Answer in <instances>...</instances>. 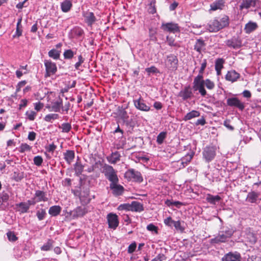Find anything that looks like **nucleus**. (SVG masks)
Here are the masks:
<instances>
[{"instance_id": "1", "label": "nucleus", "mask_w": 261, "mask_h": 261, "mask_svg": "<svg viewBox=\"0 0 261 261\" xmlns=\"http://www.w3.org/2000/svg\"><path fill=\"white\" fill-rule=\"evenodd\" d=\"M234 230L232 228H226L225 230L220 231L218 235L211 239V242L213 244L225 242L233 234Z\"/></svg>"}, {"instance_id": "2", "label": "nucleus", "mask_w": 261, "mask_h": 261, "mask_svg": "<svg viewBox=\"0 0 261 261\" xmlns=\"http://www.w3.org/2000/svg\"><path fill=\"white\" fill-rule=\"evenodd\" d=\"M101 172L111 183L118 182L119 179L117 175V171L112 166L108 164H105L102 167Z\"/></svg>"}, {"instance_id": "3", "label": "nucleus", "mask_w": 261, "mask_h": 261, "mask_svg": "<svg viewBox=\"0 0 261 261\" xmlns=\"http://www.w3.org/2000/svg\"><path fill=\"white\" fill-rule=\"evenodd\" d=\"M124 177L129 181L141 182L143 181V177L140 172L134 169H129L124 174Z\"/></svg>"}, {"instance_id": "4", "label": "nucleus", "mask_w": 261, "mask_h": 261, "mask_svg": "<svg viewBox=\"0 0 261 261\" xmlns=\"http://www.w3.org/2000/svg\"><path fill=\"white\" fill-rule=\"evenodd\" d=\"M202 154L206 162H211L216 156V147L213 146H206L203 149Z\"/></svg>"}, {"instance_id": "5", "label": "nucleus", "mask_w": 261, "mask_h": 261, "mask_svg": "<svg viewBox=\"0 0 261 261\" xmlns=\"http://www.w3.org/2000/svg\"><path fill=\"white\" fill-rule=\"evenodd\" d=\"M165 66L169 70L171 71H175L178 67V59L177 57L173 55L168 56L165 60Z\"/></svg>"}, {"instance_id": "6", "label": "nucleus", "mask_w": 261, "mask_h": 261, "mask_svg": "<svg viewBox=\"0 0 261 261\" xmlns=\"http://www.w3.org/2000/svg\"><path fill=\"white\" fill-rule=\"evenodd\" d=\"M44 66L45 67L46 73L45 76L49 77L56 73L57 71V67L56 63L51 62L50 60H45Z\"/></svg>"}, {"instance_id": "7", "label": "nucleus", "mask_w": 261, "mask_h": 261, "mask_svg": "<svg viewBox=\"0 0 261 261\" xmlns=\"http://www.w3.org/2000/svg\"><path fill=\"white\" fill-rule=\"evenodd\" d=\"M107 220L109 227L110 228L115 229L119 225V220L118 216L114 213H109L107 215Z\"/></svg>"}, {"instance_id": "8", "label": "nucleus", "mask_w": 261, "mask_h": 261, "mask_svg": "<svg viewBox=\"0 0 261 261\" xmlns=\"http://www.w3.org/2000/svg\"><path fill=\"white\" fill-rule=\"evenodd\" d=\"M227 105L230 107H234L242 111L245 108L244 104L237 97L228 98L227 99Z\"/></svg>"}, {"instance_id": "9", "label": "nucleus", "mask_w": 261, "mask_h": 261, "mask_svg": "<svg viewBox=\"0 0 261 261\" xmlns=\"http://www.w3.org/2000/svg\"><path fill=\"white\" fill-rule=\"evenodd\" d=\"M83 16L84 18L85 22L89 27H92L96 21V18L92 12L84 11L83 12Z\"/></svg>"}, {"instance_id": "10", "label": "nucleus", "mask_w": 261, "mask_h": 261, "mask_svg": "<svg viewBox=\"0 0 261 261\" xmlns=\"http://www.w3.org/2000/svg\"><path fill=\"white\" fill-rule=\"evenodd\" d=\"M110 188L112 190V193L115 196H119L122 194L124 188L118 182H112L110 184Z\"/></svg>"}, {"instance_id": "11", "label": "nucleus", "mask_w": 261, "mask_h": 261, "mask_svg": "<svg viewBox=\"0 0 261 261\" xmlns=\"http://www.w3.org/2000/svg\"><path fill=\"white\" fill-rule=\"evenodd\" d=\"M162 28L165 31L173 33L180 31L179 27H178V24L173 22L163 24Z\"/></svg>"}, {"instance_id": "12", "label": "nucleus", "mask_w": 261, "mask_h": 261, "mask_svg": "<svg viewBox=\"0 0 261 261\" xmlns=\"http://www.w3.org/2000/svg\"><path fill=\"white\" fill-rule=\"evenodd\" d=\"M206 29L210 32H217L221 30L219 25V21L217 19L211 20L207 25Z\"/></svg>"}, {"instance_id": "13", "label": "nucleus", "mask_w": 261, "mask_h": 261, "mask_svg": "<svg viewBox=\"0 0 261 261\" xmlns=\"http://www.w3.org/2000/svg\"><path fill=\"white\" fill-rule=\"evenodd\" d=\"M88 210L85 206H78L71 212V215L73 218L81 217L87 213Z\"/></svg>"}, {"instance_id": "14", "label": "nucleus", "mask_w": 261, "mask_h": 261, "mask_svg": "<svg viewBox=\"0 0 261 261\" xmlns=\"http://www.w3.org/2000/svg\"><path fill=\"white\" fill-rule=\"evenodd\" d=\"M34 197L37 202L41 201L46 202L48 200V198L46 197V193L40 190L36 191Z\"/></svg>"}, {"instance_id": "15", "label": "nucleus", "mask_w": 261, "mask_h": 261, "mask_svg": "<svg viewBox=\"0 0 261 261\" xmlns=\"http://www.w3.org/2000/svg\"><path fill=\"white\" fill-rule=\"evenodd\" d=\"M193 88L194 91H198L202 96L206 95V91L204 88V82L193 83Z\"/></svg>"}, {"instance_id": "16", "label": "nucleus", "mask_w": 261, "mask_h": 261, "mask_svg": "<svg viewBox=\"0 0 261 261\" xmlns=\"http://www.w3.org/2000/svg\"><path fill=\"white\" fill-rule=\"evenodd\" d=\"M240 75L239 73L237 72L235 70H231L228 71L226 76L225 79L227 81H230L233 83L237 81L240 78Z\"/></svg>"}, {"instance_id": "17", "label": "nucleus", "mask_w": 261, "mask_h": 261, "mask_svg": "<svg viewBox=\"0 0 261 261\" xmlns=\"http://www.w3.org/2000/svg\"><path fill=\"white\" fill-rule=\"evenodd\" d=\"M259 196V193H257L255 191H251L248 193L246 200L250 203H256L258 200H260Z\"/></svg>"}, {"instance_id": "18", "label": "nucleus", "mask_w": 261, "mask_h": 261, "mask_svg": "<svg viewBox=\"0 0 261 261\" xmlns=\"http://www.w3.org/2000/svg\"><path fill=\"white\" fill-rule=\"evenodd\" d=\"M241 256L239 253L229 252L222 258L223 261H240Z\"/></svg>"}, {"instance_id": "19", "label": "nucleus", "mask_w": 261, "mask_h": 261, "mask_svg": "<svg viewBox=\"0 0 261 261\" xmlns=\"http://www.w3.org/2000/svg\"><path fill=\"white\" fill-rule=\"evenodd\" d=\"M257 1V0H242V3L240 6V9H247L250 8L251 7H255Z\"/></svg>"}, {"instance_id": "20", "label": "nucleus", "mask_w": 261, "mask_h": 261, "mask_svg": "<svg viewBox=\"0 0 261 261\" xmlns=\"http://www.w3.org/2000/svg\"><path fill=\"white\" fill-rule=\"evenodd\" d=\"M258 28V25L256 22L249 21L246 24L244 28V31L246 34H250L252 32L256 30Z\"/></svg>"}, {"instance_id": "21", "label": "nucleus", "mask_w": 261, "mask_h": 261, "mask_svg": "<svg viewBox=\"0 0 261 261\" xmlns=\"http://www.w3.org/2000/svg\"><path fill=\"white\" fill-rule=\"evenodd\" d=\"M121 155L118 151L112 152L110 156H107L108 161L111 164H116L120 161Z\"/></svg>"}, {"instance_id": "22", "label": "nucleus", "mask_w": 261, "mask_h": 261, "mask_svg": "<svg viewBox=\"0 0 261 261\" xmlns=\"http://www.w3.org/2000/svg\"><path fill=\"white\" fill-rule=\"evenodd\" d=\"M64 159L66 162L70 164L75 157V153L73 150H67L63 153Z\"/></svg>"}, {"instance_id": "23", "label": "nucleus", "mask_w": 261, "mask_h": 261, "mask_svg": "<svg viewBox=\"0 0 261 261\" xmlns=\"http://www.w3.org/2000/svg\"><path fill=\"white\" fill-rule=\"evenodd\" d=\"M245 238L247 241L251 245L254 244L257 241L256 237L253 232L251 231L250 228L247 230Z\"/></svg>"}, {"instance_id": "24", "label": "nucleus", "mask_w": 261, "mask_h": 261, "mask_svg": "<svg viewBox=\"0 0 261 261\" xmlns=\"http://www.w3.org/2000/svg\"><path fill=\"white\" fill-rule=\"evenodd\" d=\"M205 43L204 41L202 39H198L196 40V43L194 46V49L199 54L201 53V51L205 46Z\"/></svg>"}, {"instance_id": "25", "label": "nucleus", "mask_w": 261, "mask_h": 261, "mask_svg": "<svg viewBox=\"0 0 261 261\" xmlns=\"http://www.w3.org/2000/svg\"><path fill=\"white\" fill-rule=\"evenodd\" d=\"M192 95V92L190 89V87H186L184 89L181 91L179 93V96L184 100H186L191 98Z\"/></svg>"}, {"instance_id": "26", "label": "nucleus", "mask_w": 261, "mask_h": 261, "mask_svg": "<svg viewBox=\"0 0 261 261\" xmlns=\"http://www.w3.org/2000/svg\"><path fill=\"white\" fill-rule=\"evenodd\" d=\"M225 2L224 0H218L213 3L210 7L211 10L216 11L218 9L222 10L224 6Z\"/></svg>"}, {"instance_id": "27", "label": "nucleus", "mask_w": 261, "mask_h": 261, "mask_svg": "<svg viewBox=\"0 0 261 261\" xmlns=\"http://www.w3.org/2000/svg\"><path fill=\"white\" fill-rule=\"evenodd\" d=\"M134 104L137 109L143 111H147V106L143 99L139 98L137 100H134Z\"/></svg>"}, {"instance_id": "28", "label": "nucleus", "mask_w": 261, "mask_h": 261, "mask_svg": "<svg viewBox=\"0 0 261 261\" xmlns=\"http://www.w3.org/2000/svg\"><path fill=\"white\" fill-rule=\"evenodd\" d=\"M72 6V3L69 0H65L61 4V8L63 12H68Z\"/></svg>"}, {"instance_id": "29", "label": "nucleus", "mask_w": 261, "mask_h": 261, "mask_svg": "<svg viewBox=\"0 0 261 261\" xmlns=\"http://www.w3.org/2000/svg\"><path fill=\"white\" fill-rule=\"evenodd\" d=\"M62 208L59 205H54L51 206L48 210V213L51 216H57L60 214L61 212Z\"/></svg>"}, {"instance_id": "30", "label": "nucleus", "mask_w": 261, "mask_h": 261, "mask_svg": "<svg viewBox=\"0 0 261 261\" xmlns=\"http://www.w3.org/2000/svg\"><path fill=\"white\" fill-rule=\"evenodd\" d=\"M63 106L62 101L59 100L55 102H52L51 106L50 107L51 110L50 111H53L55 112H59L60 111L61 108Z\"/></svg>"}, {"instance_id": "31", "label": "nucleus", "mask_w": 261, "mask_h": 261, "mask_svg": "<svg viewBox=\"0 0 261 261\" xmlns=\"http://www.w3.org/2000/svg\"><path fill=\"white\" fill-rule=\"evenodd\" d=\"M200 116V112L196 110H192L189 113H187L183 118L185 121L191 120L194 118L199 117Z\"/></svg>"}, {"instance_id": "32", "label": "nucleus", "mask_w": 261, "mask_h": 261, "mask_svg": "<svg viewBox=\"0 0 261 261\" xmlns=\"http://www.w3.org/2000/svg\"><path fill=\"white\" fill-rule=\"evenodd\" d=\"M130 211L141 212L143 210L142 205L138 201H133L130 203Z\"/></svg>"}, {"instance_id": "33", "label": "nucleus", "mask_w": 261, "mask_h": 261, "mask_svg": "<svg viewBox=\"0 0 261 261\" xmlns=\"http://www.w3.org/2000/svg\"><path fill=\"white\" fill-rule=\"evenodd\" d=\"M74 167L75 174L77 176H80L83 171L84 166L80 162H76Z\"/></svg>"}, {"instance_id": "34", "label": "nucleus", "mask_w": 261, "mask_h": 261, "mask_svg": "<svg viewBox=\"0 0 261 261\" xmlns=\"http://www.w3.org/2000/svg\"><path fill=\"white\" fill-rule=\"evenodd\" d=\"M23 172L14 171L12 175V179L16 181H20L24 178Z\"/></svg>"}, {"instance_id": "35", "label": "nucleus", "mask_w": 261, "mask_h": 261, "mask_svg": "<svg viewBox=\"0 0 261 261\" xmlns=\"http://www.w3.org/2000/svg\"><path fill=\"white\" fill-rule=\"evenodd\" d=\"M229 24V18L227 15L224 16L219 21V25L221 29L227 27Z\"/></svg>"}, {"instance_id": "36", "label": "nucleus", "mask_w": 261, "mask_h": 261, "mask_svg": "<svg viewBox=\"0 0 261 261\" xmlns=\"http://www.w3.org/2000/svg\"><path fill=\"white\" fill-rule=\"evenodd\" d=\"M226 44L228 46L233 48H237L240 46L236 38H231V39L226 40Z\"/></svg>"}, {"instance_id": "37", "label": "nucleus", "mask_w": 261, "mask_h": 261, "mask_svg": "<svg viewBox=\"0 0 261 261\" xmlns=\"http://www.w3.org/2000/svg\"><path fill=\"white\" fill-rule=\"evenodd\" d=\"M221 197L219 195L213 196L212 195H208L206 197V200L210 203L215 204L216 202L220 200Z\"/></svg>"}, {"instance_id": "38", "label": "nucleus", "mask_w": 261, "mask_h": 261, "mask_svg": "<svg viewBox=\"0 0 261 261\" xmlns=\"http://www.w3.org/2000/svg\"><path fill=\"white\" fill-rule=\"evenodd\" d=\"M16 206L20 208L19 211L21 213H27L30 208L25 202H21L16 204Z\"/></svg>"}, {"instance_id": "39", "label": "nucleus", "mask_w": 261, "mask_h": 261, "mask_svg": "<svg viewBox=\"0 0 261 261\" xmlns=\"http://www.w3.org/2000/svg\"><path fill=\"white\" fill-rule=\"evenodd\" d=\"M48 54L49 57L57 60L60 58V51L56 49H52L48 51Z\"/></svg>"}, {"instance_id": "40", "label": "nucleus", "mask_w": 261, "mask_h": 261, "mask_svg": "<svg viewBox=\"0 0 261 261\" xmlns=\"http://www.w3.org/2000/svg\"><path fill=\"white\" fill-rule=\"evenodd\" d=\"M54 241L52 240H48L47 242L44 244L41 247V250L42 251H49L53 247Z\"/></svg>"}, {"instance_id": "41", "label": "nucleus", "mask_w": 261, "mask_h": 261, "mask_svg": "<svg viewBox=\"0 0 261 261\" xmlns=\"http://www.w3.org/2000/svg\"><path fill=\"white\" fill-rule=\"evenodd\" d=\"M75 54V52L73 51L72 49H66L63 53L64 58L66 60H70L73 57Z\"/></svg>"}, {"instance_id": "42", "label": "nucleus", "mask_w": 261, "mask_h": 261, "mask_svg": "<svg viewBox=\"0 0 261 261\" xmlns=\"http://www.w3.org/2000/svg\"><path fill=\"white\" fill-rule=\"evenodd\" d=\"M46 216V213L45 209L41 208L36 212V216L39 221L44 220Z\"/></svg>"}, {"instance_id": "43", "label": "nucleus", "mask_w": 261, "mask_h": 261, "mask_svg": "<svg viewBox=\"0 0 261 261\" xmlns=\"http://www.w3.org/2000/svg\"><path fill=\"white\" fill-rule=\"evenodd\" d=\"M59 116L57 114H49L46 115L44 118V120L46 122H52L53 120L58 119Z\"/></svg>"}, {"instance_id": "44", "label": "nucleus", "mask_w": 261, "mask_h": 261, "mask_svg": "<svg viewBox=\"0 0 261 261\" xmlns=\"http://www.w3.org/2000/svg\"><path fill=\"white\" fill-rule=\"evenodd\" d=\"M192 158L193 154H187L181 159V164L183 165L184 167L191 161Z\"/></svg>"}, {"instance_id": "45", "label": "nucleus", "mask_w": 261, "mask_h": 261, "mask_svg": "<svg viewBox=\"0 0 261 261\" xmlns=\"http://www.w3.org/2000/svg\"><path fill=\"white\" fill-rule=\"evenodd\" d=\"M167 137L166 132H162L157 136L156 142L158 144H162L163 143L164 140Z\"/></svg>"}, {"instance_id": "46", "label": "nucleus", "mask_w": 261, "mask_h": 261, "mask_svg": "<svg viewBox=\"0 0 261 261\" xmlns=\"http://www.w3.org/2000/svg\"><path fill=\"white\" fill-rule=\"evenodd\" d=\"M25 115L27 119H28L29 120L33 121L35 120L37 116V113L32 110L27 111L25 112Z\"/></svg>"}, {"instance_id": "47", "label": "nucleus", "mask_w": 261, "mask_h": 261, "mask_svg": "<svg viewBox=\"0 0 261 261\" xmlns=\"http://www.w3.org/2000/svg\"><path fill=\"white\" fill-rule=\"evenodd\" d=\"M8 239L9 241L14 242L18 240V238L16 237L15 232L11 231H9L6 233Z\"/></svg>"}, {"instance_id": "48", "label": "nucleus", "mask_w": 261, "mask_h": 261, "mask_svg": "<svg viewBox=\"0 0 261 261\" xmlns=\"http://www.w3.org/2000/svg\"><path fill=\"white\" fill-rule=\"evenodd\" d=\"M166 41L168 44L171 46L179 47L178 43L175 42V40L173 37L167 36Z\"/></svg>"}, {"instance_id": "49", "label": "nucleus", "mask_w": 261, "mask_h": 261, "mask_svg": "<svg viewBox=\"0 0 261 261\" xmlns=\"http://www.w3.org/2000/svg\"><path fill=\"white\" fill-rule=\"evenodd\" d=\"M60 128L63 133H68L71 129V125L69 123H63Z\"/></svg>"}, {"instance_id": "50", "label": "nucleus", "mask_w": 261, "mask_h": 261, "mask_svg": "<svg viewBox=\"0 0 261 261\" xmlns=\"http://www.w3.org/2000/svg\"><path fill=\"white\" fill-rule=\"evenodd\" d=\"M224 63V60L222 58H219L216 60L215 62V69H222L223 68V64Z\"/></svg>"}, {"instance_id": "51", "label": "nucleus", "mask_w": 261, "mask_h": 261, "mask_svg": "<svg viewBox=\"0 0 261 261\" xmlns=\"http://www.w3.org/2000/svg\"><path fill=\"white\" fill-rule=\"evenodd\" d=\"M85 59L82 55L78 56V61L75 64L74 67L76 70H79L80 67L84 62Z\"/></svg>"}, {"instance_id": "52", "label": "nucleus", "mask_w": 261, "mask_h": 261, "mask_svg": "<svg viewBox=\"0 0 261 261\" xmlns=\"http://www.w3.org/2000/svg\"><path fill=\"white\" fill-rule=\"evenodd\" d=\"M155 0L152 1L148 8V12L151 14L156 13V8L155 6Z\"/></svg>"}, {"instance_id": "53", "label": "nucleus", "mask_w": 261, "mask_h": 261, "mask_svg": "<svg viewBox=\"0 0 261 261\" xmlns=\"http://www.w3.org/2000/svg\"><path fill=\"white\" fill-rule=\"evenodd\" d=\"M31 147L26 143H22L21 144L19 151L20 152L23 153L25 151H30L31 150Z\"/></svg>"}, {"instance_id": "54", "label": "nucleus", "mask_w": 261, "mask_h": 261, "mask_svg": "<svg viewBox=\"0 0 261 261\" xmlns=\"http://www.w3.org/2000/svg\"><path fill=\"white\" fill-rule=\"evenodd\" d=\"M74 34L77 37H81L84 34V31L81 28L77 27L75 28L73 30Z\"/></svg>"}, {"instance_id": "55", "label": "nucleus", "mask_w": 261, "mask_h": 261, "mask_svg": "<svg viewBox=\"0 0 261 261\" xmlns=\"http://www.w3.org/2000/svg\"><path fill=\"white\" fill-rule=\"evenodd\" d=\"M33 161L35 165L40 166L43 162V159L41 156L37 155L34 157Z\"/></svg>"}, {"instance_id": "56", "label": "nucleus", "mask_w": 261, "mask_h": 261, "mask_svg": "<svg viewBox=\"0 0 261 261\" xmlns=\"http://www.w3.org/2000/svg\"><path fill=\"white\" fill-rule=\"evenodd\" d=\"M204 85L210 90L213 89L215 87V84L210 79H206L204 81Z\"/></svg>"}, {"instance_id": "57", "label": "nucleus", "mask_w": 261, "mask_h": 261, "mask_svg": "<svg viewBox=\"0 0 261 261\" xmlns=\"http://www.w3.org/2000/svg\"><path fill=\"white\" fill-rule=\"evenodd\" d=\"M175 221L173 220L171 217H169L164 219V222L166 225L170 227L173 226Z\"/></svg>"}, {"instance_id": "58", "label": "nucleus", "mask_w": 261, "mask_h": 261, "mask_svg": "<svg viewBox=\"0 0 261 261\" xmlns=\"http://www.w3.org/2000/svg\"><path fill=\"white\" fill-rule=\"evenodd\" d=\"M131 206L130 204L129 203H124L121 204L118 207L119 210H126V211H130Z\"/></svg>"}, {"instance_id": "59", "label": "nucleus", "mask_w": 261, "mask_h": 261, "mask_svg": "<svg viewBox=\"0 0 261 261\" xmlns=\"http://www.w3.org/2000/svg\"><path fill=\"white\" fill-rule=\"evenodd\" d=\"M123 123L125 124L127 126L129 127H133L134 125V123L133 121L132 118H129L128 117L127 119H125L123 121Z\"/></svg>"}, {"instance_id": "60", "label": "nucleus", "mask_w": 261, "mask_h": 261, "mask_svg": "<svg viewBox=\"0 0 261 261\" xmlns=\"http://www.w3.org/2000/svg\"><path fill=\"white\" fill-rule=\"evenodd\" d=\"M158 227L153 224L148 225V230L154 233H158Z\"/></svg>"}, {"instance_id": "61", "label": "nucleus", "mask_w": 261, "mask_h": 261, "mask_svg": "<svg viewBox=\"0 0 261 261\" xmlns=\"http://www.w3.org/2000/svg\"><path fill=\"white\" fill-rule=\"evenodd\" d=\"M57 148V146L54 143L50 144L45 147L47 151L53 153Z\"/></svg>"}, {"instance_id": "62", "label": "nucleus", "mask_w": 261, "mask_h": 261, "mask_svg": "<svg viewBox=\"0 0 261 261\" xmlns=\"http://www.w3.org/2000/svg\"><path fill=\"white\" fill-rule=\"evenodd\" d=\"M136 247H137V244L135 242L131 243L128 247V249H127L128 253H133L135 251V250L136 248Z\"/></svg>"}, {"instance_id": "63", "label": "nucleus", "mask_w": 261, "mask_h": 261, "mask_svg": "<svg viewBox=\"0 0 261 261\" xmlns=\"http://www.w3.org/2000/svg\"><path fill=\"white\" fill-rule=\"evenodd\" d=\"M119 116L123 121L126 119H127L129 117L126 111H125L124 110L120 111L119 113Z\"/></svg>"}, {"instance_id": "64", "label": "nucleus", "mask_w": 261, "mask_h": 261, "mask_svg": "<svg viewBox=\"0 0 261 261\" xmlns=\"http://www.w3.org/2000/svg\"><path fill=\"white\" fill-rule=\"evenodd\" d=\"M173 226L177 230H180L181 232H182L184 230V228L181 226L180 221H175Z\"/></svg>"}]
</instances>
